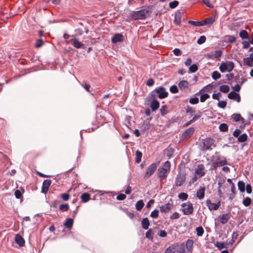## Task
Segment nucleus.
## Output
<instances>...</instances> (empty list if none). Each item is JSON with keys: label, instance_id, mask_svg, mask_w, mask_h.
Returning a JSON list of instances; mask_svg holds the SVG:
<instances>
[{"label": "nucleus", "instance_id": "obj_1", "mask_svg": "<svg viewBox=\"0 0 253 253\" xmlns=\"http://www.w3.org/2000/svg\"><path fill=\"white\" fill-rule=\"evenodd\" d=\"M170 167L171 165L169 161H167L164 163L162 166L158 169V177L163 179L166 178L168 173L170 171Z\"/></svg>", "mask_w": 253, "mask_h": 253}, {"label": "nucleus", "instance_id": "obj_2", "mask_svg": "<svg viewBox=\"0 0 253 253\" xmlns=\"http://www.w3.org/2000/svg\"><path fill=\"white\" fill-rule=\"evenodd\" d=\"M148 15L149 10L145 8L138 11H132L130 13V17L134 20L145 19Z\"/></svg>", "mask_w": 253, "mask_h": 253}, {"label": "nucleus", "instance_id": "obj_3", "mask_svg": "<svg viewBox=\"0 0 253 253\" xmlns=\"http://www.w3.org/2000/svg\"><path fill=\"white\" fill-rule=\"evenodd\" d=\"M155 93H157L158 95V97L161 99L166 98L168 95V92L166 91V89L164 87L159 86L149 94L148 96L149 100H150L153 98L154 96H155Z\"/></svg>", "mask_w": 253, "mask_h": 253}, {"label": "nucleus", "instance_id": "obj_4", "mask_svg": "<svg viewBox=\"0 0 253 253\" xmlns=\"http://www.w3.org/2000/svg\"><path fill=\"white\" fill-rule=\"evenodd\" d=\"M214 142V140L211 138L203 139L200 145L201 149L203 151L211 149L212 146H215Z\"/></svg>", "mask_w": 253, "mask_h": 253}, {"label": "nucleus", "instance_id": "obj_5", "mask_svg": "<svg viewBox=\"0 0 253 253\" xmlns=\"http://www.w3.org/2000/svg\"><path fill=\"white\" fill-rule=\"evenodd\" d=\"M234 67V64L232 61H226L222 62L219 66V70L222 73L231 72Z\"/></svg>", "mask_w": 253, "mask_h": 253}, {"label": "nucleus", "instance_id": "obj_6", "mask_svg": "<svg viewBox=\"0 0 253 253\" xmlns=\"http://www.w3.org/2000/svg\"><path fill=\"white\" fill-rule=\"evenodd\" d=\"M181 207L182 211L184 215H190L193 212V206L190 202L183 203Z\"/></svg>", "mask_w": 253, "mask_h": 253}, {"label": "nucleus", "instance_id": "obj_7", "mask_svg": "<svg viewBox=\"0 0 253 253\" xmlns=\"http://www.w3.org/2000/svg\"><path fill=\"white\" fill-rule=\"evenodd\" d=\"M227 165H230V164L228 163L225 158L218 156L217 158V161L213 163L212 166L215 168Z\"/></svg>", "mask_w": 253, "mask_h": 253}, {"label": "nucleus", "instance_id": "obj_8", "mask_svg": "<svg viewBox=\"0 0 253 253\" xmlns=\"http://www.w3.org/2000/svg\"><path fill=\"white\" fill-rule=\"evenodd\" d=\"M157 167V165L156 163H152L146 169L144 177L148 178L152 175L155 171Z\"/></svg>", "mask_w": 253, "mask_h": 253}, {"label": "nucleus", "instance_id": "obj_9", "mask_svg": "<svg viewBox=\"0 0 253 253\" xmlns=\"http://www.w3.org/2000/svg\"><path fill=\"white\" fill-rule=\"evenodd\" d=\"M185 174L183 173H179L176 177L175 184L176 186H180L185 181Z\"/></svg>", "mask_w": 253, "mask_h": 253}, {"label": "nucleus", "instance_id": "obj_10", "mask_svg": "<svg viewBox=\"0 0 253 253\" xmlns=\"http://www.w3.org/2000/svg\"><path fill=\"white\" fill-rule=\"evenodd\" d=\"M195 173L197 176L199 177H201L205 175V170L204 169V166L203 165H199L197 166V168L195 170Z\"/></svg>", "mask_w": 253, "mask_h": 253}, {"label": "nucleus", "instance_id": "obj_11", "mask_svg": "<svg viewBox=\"0 0 253 253\" xmlns=\"http://www.w3.org/2000/svg\"><path fill=\"white\" fill-rule=\"evenodd\" d=\"M51 183L50 179H45L43 181L42 187V192L46 194L48 190L49 187Z\"/></svg>", "mask_w": 253, "mask_h": 253}, {"label": "nucleus", "instance_id": "obj_12", "mask_svg": "<svg viewBox=\"0 0 253 253\" xmlns=\"http://www.w3.org/2000/svg\"><path fill=\"white\" fill-rule=\"evenodd\" d=\"M124 41V37L122 34H115L112 38L111 42L113 43H117L118 42H122Z\"/></svg>", "mask_w": 253, "mask_h": 253}, {"label": "nucleus", "instance_id": "obj_13", "mask_svg": "<svg viewBox=\"0 0 253 253\" xmlns=\"http://www.w3.org/2000/svg\"><path fill=\"white\" fill-rule=\"evenodd\" d=\"M206 204L209 209L210 211L211 210H217L219 207V203H211L210 200H207L206 201Z\"/></svg>", "mask_w": 253, "mask_h": 253}, {"label": "nucleus", "instance_id": "obj_14", "mask_svg": "<svg viewBox=\"0 0 253 253\" xmlns=\"http://www.w3.org/2000/svg\"><path fill=\"white\" fill-rule=\"evenodd\" d=\"M228 97L229 99L235 100L238 102H240L241 101L240 94L235 92V91L230 92L228 95Z\"/></svg>", "mask_w": 253, "mask_h": 253}, {"label": "nucleus", "instance_id": "obj_15", "mask_svg": "<svg viewBox=\"0 0 253 253\" xmlns=\"http://www.w3.org/2000/svg\"><path fill=\"white\" fill-rule=\"evenodd\" d=\"M206 188L204 186L201 187L196 192V196L199 200H202L204 198Z\"/></svg>", "mask_w": 253, "mask_h": 253}, {"label": "nucleus", "instance_id": "obj_16", "mask_svg": "<svg viewBox=\"0 0 253 253\" xmlns=\"http://www.w3.org/2000/svg\"><path fill=\"white\" fill-rule=\"evenodd\" d=\"M244 65L251 67L253 65V54L251 53L250 56L244 59Z\"/></svg>", "mask_w": 253, "mask_h": 253}, {"label": "nucleus", "instance_id": "obj_17", "mask_svg": "<svg viewBox=\"0 0 253 253\" xmlns=\"http://www.w3.org/2000/svg\"><path fill=\"white\" fill-rule=\"evenodd\" d=\"M172 204L170 203L166 204L160 207V211L162 212H168L172 208Z\"/></svg>", "mask_w": 253, "mask_h": 253}, {"label": "nucleus", "instance_id": "obj_18", "mask_svg": "<svg viewBox=\"0 0 253 253\" xmlns=\"http://www.w3.org/2000/svg\"><path fill=\"white\" fill-rule=\"evenodd\" d=\"M195 129L193 127H191L187 129L182 134L183 138L190 137L194 132Z\"/></svg>", "mask_w": 253, "mask_h": 253}, {"label": "nucleus", "instance_id": "obj_19", "mask_svg": "<svg viewBox=\"0 0 253 253\" xmlns=\"http://www.w3.org/2000/svg\"><path fill=\"white\" fill-rule=\"evenodd\" d=\"M231 213L230 212L226 214H223L220 217V223L223 224L226 223L229 219Z\"/></svg>", "mask_w": 253, "mask_h": 253}, {"label": "nucleus", "instance_id": "obj_20", "mask_svg": "<svg viewBox=\"0 0 253 253\" xmlns=\"http://www.w3.org/2000/svg\"><path fill=\"white\" fill-rule=\"evenodd\" d=\"M160 106L159 102L156 100H153L150 104V107L153 111L157 110Z\"/></svg>", "mask_w": 253, "mask_h": 253}, {"label": "nucleus", "instance_id": "obj_21", "mask_svg": "<svg viewBox=\"0 0 253 253\" xmlns=\"http://www.w3.org/2000/svg\"><path fill=\"white\" fill-rule=\"evenodd\" d=\"M15 242L19 245L20 246H24L25 244V241L23 238L21 237V236L17 234L15 236Z\"/></svg>", "mask_w": 253, "mask_h": 253}, {"label": "nucleus", "instance_id": "obj_22", "mask_svg": "<svg viewBox=\"0 0 253 253\" xmlns=\"http://www.w3.org/2000/svg\"><path fill=\"white\" fill-rule=\"evenodd\" d=\"M72 44L77 48H80L84 47V44L82 43L77 38L73 40Z\"/></svg>", "mask_w": 253, "mask_h": 253}, {"label": "nucleus", "instance_id": "obj_23", "mask_svg": "<svg viewBox=\"0 0 253 253\" xmlns=\"http://www.w3.org/2000/svg\"><path fill=\"white\" fill-rule=\"evenodd\" d=\"M73 224V219L71 218H67L64 223V225L68 229H71L72 227Z\"/></svg>", "mask_w": 253, "mask_h": 253}, {"label": "nucleus", "instance_id": "obj_24", "mask_svg": "<svg viewBox=\"0 0 253 253\" xmlns=\"http://www.w3.org/2000/svg\"><path fill=\"white\" fill-rule=\"evenodd\" d=\"M82 201L84 203L88 202L90 198V195L87 193H84L81 196Z\"/></svg>", "mask_w": 253, "mask_h": 253}, {"label": "nucleus", "instance_id": "obj_25", "mask_svg": "<svg viewBox=\"0 0 253 253\" xmlns=\"http://www.w3.org/2000/svg\"><path fill=\"white\" fill-rule=\"evenodd\" d=\"M141 225L143 229H148L150 225L148 219L147 218H143L141 221Z\"/></svg>", "mask_w": 253, "mask_h": 253}, {"label": "nucleus", "instance_id": "obj_26", "mask_svg": "<svg viewBox=\"0 0 253 253\" xmlns=\"http://www.w3.org/2000/svg\"><path fill=\"white\" fill-rule=\"evenodd\" d=\"M188 85H189L188 82L187 81H184V80L181 81L178 83V87L180 89H182L187 88L188 86Z\"/></svg>", "mask_w": 253, "mask_h": 253}, {"label": "nucleus", "instance_id": "obj_27", "mask_svg": "<svg viewBox=\"0 0 253 253\" xmlns=\"http://www.w3.org/2000/svg\"><path fill=\"white\" fill-rule=\"evenodd\" d=\"M215 21V19L214 17H211L208 18H206L204 20H203L204 25H211Z\"/></svg>", "mask_w": 253, "mask_h": 253}, {"label": "nucleus", "instance_id": "obj_28", "mask_svg": "<svg viewBox=\"0 0 253 253\" xmlns=\"http://www.w3.org/2000/svg\"><path fill=\"white\" fill-rule=\"evenodd\" d=\"M142 156V153L139 150H137L135 152V162L136 163L138 164L141 162Z\"/></svg>", "mask_w": 253, "mask_h": 253}, {"label": "nucleus", "instance_id": "obj_29", "mask_svg": "<svg viewBox=\"0 0 253 253\" xmlns=\"http://www.w3.org/2000/svg\"><path fill=\"white\" fill-rule=\"evenodd\" d=\"M143 206L144 203L142 200L138 201L135 204V208L138 211L141 210Z\"/></svg>", "mask_w": 253, "mask_h": 253}, {"label": "nucleus", "instance_id": "obj_30", "mask_svg": "<svg viewBox=\"0 0 253 253\" xmlns=\"http://www.w3.org/2000/svg\"><path fill=\"white\" fill-rule=\"evenodd\" d=\"M186 112L189 114L190 116H193L195 113V110L193 108L190 106H187L186 108Z\"/></svg>", "mask_w": 253, "mask_h": 253}, {"label": "nucleus", "instance_id": "obj_31", "mask_svg": "<svg viewBox=\"0 0 253 253\" xmlns=\"http://www.w3.org/2000/svg\"><path fill=\"white\" fill-rule=\"evenodd\" d=\"M188 23L195 26H204L203 21H195L192 20H189Z\"/></svg>", "mask_w": 253, "mask_h": 253}, {"label": "nucleus", "instance_id": "obj_32", "mask_svg": "<svg viewBox=\"0 0 253 253\" xmlns=\"http://www.w3.org/2000/svg\"><path fill=\"white\" fill-rule=\"evenodd\" d=\"M236 39L235 37L232 36H227L225 37V41L230 43H233L236 42Z\"/></svg>", "mask_w": 253, "mask_h": 253}, {"label": "nucleus", "instance_id": "obj_33", "mask_svg": "<svg viewBox=\"0 0 253 253\" xmlns=\"http://www.w3.org/2000/svg\"><path fill=\"white\" fill-rule=\"evenodd\" d=\"M219 90L223 93H227L230 90V87L227 85H222L220 86Z\"/></svg>", "mask_w": 253, "mask_h": 253}, {"label": "nucleus", "instance_id": "obj_34", "mask_svg": "<svg viewBox=\"0 0 253 253\" xmlns=\"http://www.w3.org/2000/svg\"><path fill=\"white\" fill-rule=\"evenodd\" d=\"M240 37L243 39L248 38V34L247 31L245 30H241L239 33Z\"/></svg>", "mask_w": 253, "mask_h": 253}, {"label": "nucleus", "instance_id": "obj_35", "mask_svg": "<svg viewBox=\"0 0 253 253\" xmlns=\"http://www.w3.org/2000/svg\"><path fill=\"white\" fill-rule=\"evenodd\" d=\"M196 234L198 236H202L204 232V230L202 226H199L196 229Z\"/></svg>", "mask_w": 253, "mask_h": 253}, {"label": "nucleus", "instance_id": "obj_36", "mask_svg": "<svg viewBox=\"0 0 253 253\" xmlns=\"http://www.w3.org/2000/svg\"><path fill=\"white\" fill-rule=\"evenodd\" d=\"M232 118L235 122H239L240 120H244V119L241 117L240 114H234L232 116Z\"/></svg>", "mask_w": 253, "mask_h": 253}, {"label": "nucleus", "instance_id": "obj_37", "mask_svg": "<svg viewBox=\"0 0 253 253\" xmlns=\"http://www.w3.org/2000/svg\"><path fill=\"white\" fill-rule=\"evenodd\" d=\"M181 21L180 14L179 12L175 15L174 22L175 24L179 25Z\"/></svg>", "mask_w": 253, "mask_h": 253}, {"label": "nucleus", "instance_id": "obj_38", "mask_svg": "<svg viewBox=\"0 0 253 253\" xmlns=\"http://www.w3.org/2000/svg\"><path fill=\"white\" fill-rule=\"evenodd\" d=\"M247 135L246 133H243L239 136L238 140L240 142H244L247 140Z\"/></svg>", "mask_w": 253, "mask_h": 253}, {"label": "nucleus", "instance_id": "obj_39", "mask_svg": "<svg viewBox=\"0 0 253 253\" xmlns=\"http://www.w3.org/2000/svg\"><path fill=\"white\" fill-rule=\"evenodd\" d=\"M211 77L213 80H216L220 78L221 75L218 72L215 71L212 73Z\"/></svg>", "mask_w": 253, "mask_h": 253}, {"label": "nucleus", "instance_id": "obj_40", "mask_svg": "<svg viewBox=\"0 0 253 253\" xmlns=\"http://www.w3.org/2000/svg\"><path fill=\"white\" fill-rule=\"evenodd\" d=\"M251 203V199L250 197L245 198L243 201V204L245 207H248L250 205Z\"/></svg>", "mask_w": 253, "mask_h": 253}, {"label": "nucleus", "instance_id": "obj_41", "mask_svg": "<svg viewBox=\"0 0 253 253\" xmlns=\"http://www.w3.org/2000/svg\"><path fill=\"white\" fill-rule=\"evenodd\" d=\"M160 111L162 116H164L165 115H166L168 113L167 106H162L160 110Z\"/></svg>", "mask_w": 253, "mask_h": 253}, {"label": "nucleus", "instance_id": "obj_42", "mask_svg": "<svg viewBox=\"0 0 253 253\" xmlns=\"http://www.w3.org/2000/svg\"><path fill=\"white\" fill-rule=\"evenodd\" d=\"M69 209V206L68 204L60 205L59 207V209L63 211H68Z\"/></svg>", "mask_w": 253, "mask_h": 253}, {"label": "nucleus", "instance_id": "obj_43", "mask_svg": "<svg viewBox=\"0 0 253 253\" xmlns=\"http://www.w3.org/2000/svg\"><path fill=\"white\" fill-rule=\"evenodd\" d=\"M215 246L220 250L226 247L224 243L220 242H216L215 244Z\"/></svg>", "mask_w": 253, "mask_h": 253}, {"label": "nucleus", "instance_id": "obj_44", "mask_svg": "<svg viewBox=\"0 0 253 253\" xmlns=\"http://www.w3.org/2000/svg\"><path fill=\"white\" fill-rule=\"evenodd\" d=\"M238 188L239 189V190L241 191V192H244L245 191V183L243 182V181H240L238 182Z\"/></svg>", "mask_w": 253, "mask_h": 253}, {"label": "nucleus", "instance_id": "obj_45", "mask_svg": "<svg viewBox=\"0 0 253 253\" xmlns=\"http://www.w3.org/2000/svg\"><path fill=\"white\" fill-rule=\"evenodd\" d=\"M188 195L184 192L179 193L178 196V198L182 200H186L188 198Z\"/></svg>", "mask_w": 253, "mask_h": 253}, {"label": "nucleus", "instance_id": "obj_46", "mask_svg": "<svg viewBox=\"0 0 253 253\" xmlns=\"http://www.w3.org/2000/svg\"><path fill=\"white\" fill-rule=\"evenodd\" d=\"M202 116V112L200 111H198V113L196 114L193 118L191 120L193 123L195 122L196 121L198 120Z\"/></svg>", "mask_w": 253, "mask_h": 253}, {"label": "nucleus", "instance_id": "obj_47", "mask_svg": "<svg viewBox=\"0 0 253 253\" xmlns=\"http://www.w3.org/2000/svg\"><path fill=\"white\" fill-rule=\"evenodd\" d=\"M202 116V112L200 111H198V113L196 114L193 118L191 120L193 123L195 122L196 121L198 120Z\"/></svg>", "mask_w": 253, "mask_h": 253}, {"label": "nucleus", "instance_id": "obj_48", "mask_svg": "<svg viewBox=\"0 0 253 253\" xmlns=\"http://www.w3.org/2000/svg\"><path fill=\"white\" fill-rule=\"evenodd\" d=\"M198 66L196 64H193L190 66L189 70L191 73H195L198 70Z\"/></svg>", "mask_w": 253, "mask_h": 253}, {"label": "nucleus", "instance_id": "obj_49", "mask_svg": "<svg viewBox=\"0 0 253 253\" xmlns=\"http://www.w3.org/2000/svg\"><path fill=\"white\" fill-rule=\"evenodd\" d=\"M219 128L221 131H226L228 130L227 125L224 123L220 124Z\"/></svg>", "mask_w": 253, "mask_h": 253}, {"label": "nucleus", "instance_id": "obj_50", "mask_svg": "<svg viewBox=\"0 0 253 253\" xmlns=\"http://www.w3.org/2000/svg\"><path fill=\"white\" fill-rule=\"evenodd\" d=\"M210 97V95L207 93L203 94L200 96V101L204 102L207 99Z\"/></svg>", "mask_w": 253, "mask_h": 253}, {"label": "nucleus", "instance_id": "obj_51", "mask_svg": "<svg viewBox=\"0 0 253 253\" xmlns=\"http://www.w3.org/2000/svg\"><path fill=\"white\" fill-rule=\"evenodd\" d=\"M159 215V211L158 210H155L152 211L151 213L150 216L154 218H156L158 217Z\"/></svg>", "mask_w": 253, "mask_h": 253}, {"label": "nucleus", "instance_id": "obj_52", "mask_svg": "<svg viewBox=\"0 0 253 253\" xmlns=\"http://www.w3.org/2000/svg\"><path fill=\"white\" fill-rule=\"evenodd\" d=\"M174 247L173 246H169L168 247L164 253H174Z\"/></svg>", "mask_w": 253, "mask_h": 253}, {"label": "nucleus", "instance_id": "obj_53", "mask_svg": "<svg viewBox=\"0 0 253 253\" xmlns=\"http://www.w3.org/2000/svg\"><path fill=\"white\" fill-rule=\"evenodd\" d=\"M193 245V241L192 240L189 239L186 241V246L188 249H190Z\"/></svg>", "mask_w": 253, "mask_h": 253}, {"label": "nucleus", "instance_id": "obj_54", "mask_svg": "<svg viewBox=\"0 0 253 253\" xmlns=\"http://www.w3.org/2000/svg\"><path fill=\"white\" fill-rule=\"evenodd\" d=\"M169 91L172 93H176L178 92L177 87L175 85H173L171 86V87L169 88Z\"/></svg>", "mask_w": 253, "mask_h": 253}, {"label": "nucleus", "instance_id": "obj_55", "mask_svg": "<svg viewBox=\"0 0 253 253\" xmlns=\"http://www.w3.org/2000/svg\"><path fill=\"white\" fill-rule=\"evenodd\" d=\"M206 37L204 36H202L198 40L197 43L199 44H203L206 42Z\"/></svg>", "mask_w": 253, "mask_h": 253}, {"label": "nucleus", "instance_id": "obj_56", "mask_svg": "<svg viewBox=\"0 0 253 253\" xmlns=\"http://www.w3.org/2000/svg\"><path fill=\"white\" fill-rule=\"evenodd\" d=\"M218 107L224 109L226 106V102L224 101H219L217 104Z\"/></svg>", "mask_w": 253, "mask_h": 253}, {"label": "nucleus", "instance_id": "obj_57", "mask_svg": "<svg viewBox=\"0 0 253 253\" xmlns=\"http://www.w3.org/2000/svg\"><path fill=\"white\" fill-rule=\"evenodd\" d=\"M221 54H222V52L220 50H216V51H214V53H213V55L214 58H217L219 57L221 55Z\"/></svg>", "mask_w": 253, "mask_h": 253}, {"label": "nucleus", "instance_id": "obj_58", "mask_svg": "<svg viewBox=\"0 0 253 253\" xmlns=\"http://www.w3.org/2000/svg\"><path fill=\"white\" fill-rule=\"evenodd\" d=\"M238 236V234L237 232H234L232 234V239L231 241H230V243L231 244H232L235 240L236 239L237 237Z\"/></svg>", "mask_w": 253, "mask_h": 253}, {"label": "nucleus", "instance_id": "obj_59", "mask_svg": "<svg viewBox=\"0 0 253 253\" xmlns=\"http://www.w3.org/2000/svg\"><path fill=\"white\" fill-rule=\"evenodd\" d=\"M178 2L176 0H174V1H171L169 3V6L171 8H174L176 7L178 5Z\"/></svg>", "mask_w": 253, "mask_h": 253}, {"label": "nucleus", "instance_id": "obj_60", "mask_svg": "<svg viewBox=\"0 0 253 253\" xmlns=\"http://www.w3.org/2000/svg\"><path fill=\"white\" fill-rule=\"evenodd\" d=\"M169 217L171 219H178L179 218V214L177 212H174Z\"/></svg>", "mask_w": 253, "mask_h": 253}, {"label": "nucleus", "instance_id": "obj_61", "mask_svg": "<svg viewBox=\"0 0 253 253\" xmlns=\"http://www.w3.org/2000/svg\"><path fill=\"white\" fill-rule=\"evenodd\" d=\"M189 102L192 104H196L199 102V99L197 97L192 98L190 99Z\"/></svg>", "mask_w": 253, "mask_h": 253}, {"label": "nucleus", "instance_id": "obj_62", "mask_svg": "<svg viewBox=\"0 0 253 253\" xmlns=\"http://www.w3.org/2000/svg\"><path fill=\"white\" fill-rule=\"evenodd\" d=\"M154 84V81L153 79L150 78L146 82V85L149 86H151Z\"/></svg>", "mask_w": 253, "mask_h": 253}, {"label": "nucleus", "instance_id": "obj_63", "mask_svg": "<svg viewBox=\"0 0 253 253\" xmlns=\"http://www.w3.org/2000/svg\"><path fill=\"white\" fill-rule=\"evenodd\" d=\"M61 197L65 201H67L70 198V196L68 193H63L61 195Z\"/></svg>", "mask_w": 253, "mask_h": 253}, {"label": "nucleus", "instance_id": "obj_64", "mask_svg": "<svg viewBox=\"0 0 253 253\" xmlns=\"http://www.w3.org/2000/svg\"><path fill=\"white\" fill-rule=\"evenodd\" d=\"M126 195L124 194H120L117 197V199L119 201H122L125 199Z\"/></svg>", "mask_w": 253, "mask_h": 253}]
</instances>
